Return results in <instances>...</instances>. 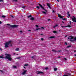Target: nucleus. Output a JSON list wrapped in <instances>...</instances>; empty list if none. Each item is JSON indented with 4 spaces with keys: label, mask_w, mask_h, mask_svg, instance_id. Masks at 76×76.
<instances>
[{
    "label": "nucleus",
    "mask_w": 76,
    "mask_h": 76,
    "mask_svg": "<svg viewBox=\"0 0 76 76\" xmlns=\"http://www.w3.org/2000/svg\"><path fill=\"white\" fill-rule=\"evenodd\" d=\"M5 55H7L5 58H4L3 56H0V58H6L7 59H8V60L10 61H12V58L10 57H11V55L9 54H5Z\"/></svg>",
    "instance_id": "obj_1"
},
{
    "label": "nucleus",
    "mask_w": 76,
    "mask_h": 76,
    "mask_svg": "<svg viewBox=\"0 0 76 76\" xmlns=\"http://www.w3.org/2000/svg\"><path fill=\"white\" fill-rule=\"evenodd\" d=\"M12 42L11 41H10L7 42L5 45V48H7V47H9V45H10V44H11L10 43Z\"/></svg>",
    "instance_id": "obj_2"
},
{
    "label": "nucleus",
    "mask_w": 76,
    "mask_h": 76,
    "mask_svg": "<svg viewBox=\"0 0 76 76\" xmlns=\"http://www.w3.org/2000/svg\"><path fill=\"white\" fill-rule=\"evenodd\" d=\"M7 25L10 26V27H11V28H16V27H18V25H13L11 26L10 24H7Z\"/></svg>",
    "instance_id": "obj_3"
},
{
    "label": "nucleus",
    "mask_w": 76,
    "mask_h": 76,
    "mask_svg": "<svg viewBox=\"0 0 76 76\" xmlns=\"http://www.w3.org/2000/svg\"><path fill=\"white\" fill-rule=\"evenodd\" d=\"M38 4L39 6L40 7H41L42 9H43V10H45V12H47V10H46L45 9H44V8L42 7V5L40 4Z\"/></svg>",
    "instance_id": "obj_4"
},
{
    "label": "nucleus",
    "mask_w": 76,
    "mask_h": 76,
    "mask_svg": "<svg viewBox=\"0 0 76 76\" xmlns=\"http://www.w3.org/2000/svg\"><path fill=\"white\" fill-rule=\"evenodd\" d=\"M74 18H72V20L73 21V22H76V17H75V16H73Z\"/></svg>",
    "instance_id": "obj_5"
},
{
    "label": "nucleus",
    "mask_w": 76,
    "mask_h": 76,
    "mask_svg": "<svg viewBox=\"0 0 76 76\" xmlns=\"http://www.w3.org/2000/svg\"><path fill=\"white\" fill-rule=\"evenodd\" d=\"M36 73H37V74L38 75H39V74H44V73L43 72H40V71H37L36 72Z\"/></svg>",
    "instance_id": "obj_6"
},
{
    "label": "nucleus",
    "mask_w": 76,
    "mask_h": 76,
    "mask_svg": "<svg viewBox=\"0 0 76 76\" xmlns=\"http://www.w3.org/2000/svg\"><path fill=\"white\" fill-rule=\"evenodd\" d=\"M74 39V38L72 36H70L69 37H68V39H69L71 40V39Z\"/></svg>",
    "instance_id": "obj_7"
},
{
    "label": "nucleus",
    "mask_w": 76,
    "mask_h": 76,
    "mask_svg": "<svg viewBox=\"0 0 76 76\" xmlns=\"http://www.w3.org/2000/svg\"><path fill=\"white\" fill-rule=\"evenodd\" d=\"M74 41H76V37H75L73 39L70 40V41L71 42H73Z\"/></svg>",
    "instance_id": "obj_8"
},
{
    "label": "nucleus",
    "mask_w": 76,
    "mask_h": 76,
    "mask_svg": "<svg viewBox=\"0 0 76 76\" xmlns=\"http://www.w3.org/2000/svg\"><path fill=\"white\" fill-rule=\"evenodd\" d=\"M57 15H58V17L60 18V19H63V18L64 17V16H62L61 15H60L59 14H57Z\"/></svg>",
    "instance_id": "obj_9"
},
{
    "label": "nucleus",
    "mask_w": 76,
    "mask_h": 76,
    "mask_svg": "<svg viewBox=\"0 0 76 76\" xmlns=\"http://www.w3.org/2000/svg\"><path fill=\"white\" fill-rule=\"evenodd\" d=\"M50 4H49L48 3H47V6H48V7L49 9H51V6L50 5Z\"/></svg>",
    "instance_id": "obj_10"
},
{
    "label": "nucleus",
    "mask_w": 76,
    "mask_h": 76,
    "mask_svg": "<svg viewBox=\"0 0 76 76\" xmlns=\"http://www.w3.org/2000/svg\"><path fill=\"white\" fill-rule=\"evenodd\" d=\"M71 74L70 73H68L67 75H65L64 76H70Z\"/></svg>",
    "instance_id": "obj_11"
},
{
    "label": "nucleus",
    "mask_w": 76,
    "mask_h": 76,
    "mask_svg": "<svg viewBox=\"0 0 76 76\" xmlns=\"http://www.w3.org/2000/svg\"><path fill=\"white\" fill-rule=\"evenodd\" d=\"M27 72V71L26 70H25L23 72L22 74L23 75H25L26 74V72Z\"/></svg>",
    "instance_id": "obj_12"
},
{
    "label": "nucleus",
    "mask_w": 76,
    "mask_h": 76,
    "mask_svg": "<svg viewBox=\"0 0 76 76\" xmlns=\"http://www.w3.org/2000/svg\"><path fill=\"white\" fill-rule=\"evenodd\" d=\"M55 36H51V37H49L48 38L51 39L52 38H55Z\"/></svg>",
    "instance_id": "obj_13"
},
{
    "label": "nucleus",
    "mask_w": 76,
    "mask_h": 76,
    "mask_svg": "<svg viewBox=\"0 0 76 76\" xmlns=\"http://www.w3.org/2000/svg\"><path fill=\"white\" fill-rule=\"evenodd\" d=\"M68 27V28H71V26L69 25H68L67 26H66V28Z\"/></svg>",
    "instance_id": "obj_14"
},
{
    "label": "nucleus",
    "mask_w": 76,
    "mask_h": 76,
    "mask_svg": "<svg viewBox=\"0 0 76 76\" xmlns=\"http://www.w3.org/2000/svg\"><path fill=\"white\" fill-rule=\"evenodd\" d=\"M53 33H54V34H57L58 33V32L57 31H53Z\"/></svg>",
    "instance_id": "obj_15"
},
{
    "label": "nucleus",
    "mask_w": 76,
    "mask_h": 76,
    "mask_svg": "<svg viewBox=\"0 0 76 76\" xmlns=\"http://www.w3.org/2000/svg\"><path fill=\"white\" fill-rule=\"evenodd\" d=\"M30 20H35V19L34 18V17H31V18Z\"/></svg>",
    "instance_id": "obj_16"
},
{
    "label": "nucleus",
    "mask_w": 76,
    "mask_h": 76,
    "mask_svg": "<svg viewBox=\"0 0 76 76\" xmlns=\"http://www.w3.org/2000/svg\"><path fill=\"white\" fill-rule=\"evenodd\" d=\"M52 50L53 51V52H55V53H56L57 52H58V51H56V50Z\"/></svg>",
    "instance_id": "obj_17"
},
{
    "label": "nucleus",
    "mask_w": 76,
    "mask_h": 76,
    "mask_svg": "<svg viewBox=\"0 0 76 76\" xmlns=\"http://www.w3.org/2000/svg\"><path fill=\"white\" fill-rule=\"evenodd\" d=\"M6 17V16L4 15H3L2 16V18H5Z\"/></svg>",
    "instance_id": "obj_18"
},
{
    "label": "nucleus",
    "mask_w": 76,
    "mask_h": 76,
    "mask_svg": "<svg viewBox=\"0 0 76 76\" xmlns=\"http://www.w3.org/2000/svg\"><path fill=\"white\" fill-rule=\"evenodd\" d=\"M54 70L55 71H57V68H54Z\"/></svg>",
    "instance_id": "obj_19"
},
{
    "label": "nucleus",
    "mask_w": 76,
    "mask_h": 76,
    "mask_svg": "<svg viewBox=\"0 0 76 76\" xmlns=\"http://www.w3.org/2000/svg\"><path fill=\"white\" fill-rule=\"evenodd\" d=\"M58 26V25L56 24L55 26H53V28H55L56 27V26Z\"/></svg>",
    "instance_id": "obj_20"
},
{
    "label": "nucleus",
    "mask_w": 76,
    "mask_h": 76,
    "mask_svg": "<svg viewBox=\"0 0 76 76\" xmlns=\"http://www.w3.org/2000/svg\"><path fill=\"white\" fill-rule=\"evenodd\" d=\"M72 47L71 45H69L66 47V48H70Z\"/></svg>",
    "instance_id": "obj_21"
},
{
    "label": "nucleus",
    "mask_w": 76,
    "mask_h": 76,
    "mask_svg": "<svg viewBox=\"0 0 76 76\" xmlns=\"http://www.w3.org/2000/svg\"><path fill=\"white\" fill-rule=\"evenodd\" d=\"M32 16L31 15H29L28 16V18H31V17H32Z\"/></svg>",
    "instance_id": "obj_22"
},
{
    "label": "nucleus",
    "mask_w": 76,
    "mask_h": 76,
    "mask_svg": "<svg viewBox=\"0 0 76 76\" xmlns=\"http://www.w3.org/2000/svg\"><path fill=\"white\" fill-rule=\"evenodd\" d=\"M19 48H17L15 49V51H19Z\"/></svg>",
    "instance_id": "obj_23"
},
{
    "label": "nucleus",
    "mask_w": 76,
    "mask_h": 76,
    "mask_svg": "<svg viewBox=\"0 0 76 76\" xmlns=\"http://www.w3.org/2000/svg\"><path fill=\"white\" fill-rule=\"evenodd\" d=\"M28 66V64H25L24 65V66Z\"/></svg>",
    "instance_id": "obj_24"
},
{
    "label": "nucleus",
    "mask_w": 76,
    "mask_h": 76,
    "mask_svg": "<svg viewBox=\"0 0 76 76\" xmlns=\"http://www.w3.org/2000/svg\"><path fill=\"white\" fill-rule=\"evenodd\" d=\"M13 68H15V69H16V68H17V67L15 66H13Z\"/></svg>",
    "instance_id": "obj_25"
},
{
    "label": "nucleus",
    "mask_w": 76,
    "mask_h": 76,
    "mask_svg": "<svg viewBox=\"0 0 76 76\" xmlns=\"http://www.w3.org/2000/svg\"><path fill=\"white\" fill-rule=\"evenodd\" d=\"M39 29H42L40 28H36V31H37V30H39Z\"/></svg>",
    "instance_id": "obj_26"
},
{
    "label": "nucleus",
    "mask_w": 76,
    "mask_h": 76,
    "mask_svg": "<svg viewBox=\"0 0 76 76\" xmlns=\"http://www.w3.org/2000/svg\"><path fill=\"white\" fill-rule=\"evenodd\" d=\"M36 8H37V9H39V7L38 6H37L36 7Z\"/></svg>",
    "instance_id": "obj_27"
},
{
    "label": "nucleus",
    "mask_w": 76,
    "mask_h": 76,
    "mask_svg": "<svg viewBox=\"0 0 76 76\" xmlns=\"http://www.w3.org/2000/svg\"><path fill=\"white\" fill-rule=\"evenodd\" d=\"M61 50H58V52H61Z\"/></svg>",
    "instance_id": "obj_28"
},
{
    "label": "nucleus",
    "mask_w": 76,
    "mask_h": 76,
    "mask_svg": "<svg viewBox=\"0 0 76 76\" xmlns=\"http://www.w3.org/2000/svg\"><path fill=\"white\" fill-rule=\"evenodd\" d=\"M42 13H44V14H46V12L44 11H42Z\"/></svg>",
    "instance_id": "obj_29"
},
{
    "label": "nucleus",
    "mask_w": 76,
    "mask_h": 76,
    "mask_svg": "<svg viewBox=\"0 0 76 76\" xmlns=\"http://www.w3.org/2000/svg\"><path fill=\"white\" fill-rule=\"evenodd\" d=\"M62 28H66V26H61Z\"/></svg>",
    "instance_id": "obj_30"
},
{
    "label": "nucleus",
    "mask_w": 76,
    "mask_h": 76,
    "mask_svg": "<svg viewBox=\"0 0 76 76\" xmlns=\"http://www.w3.org/2000/svg\"><path fill=\"white\" fill-rule=\"evenodd\" d=\"M35 26H36V27H37V28H38V26H38V25H36Z\"/></svg>",
    "instance_id": "obj_31"
},
{
    "label": "nucleus",
    "mask_w": 76,
    "mask_h": 76,
    "mask_svg": "<svg viewBox=\"0 0 76 76\" xmlns=\"http://www.w3.org/2000/svg\"><path fill=\"white\" fill-rule=\"evenodd\" d=\"M52 10H53V12H52V13H55V11H54V10L53 9Z\"/></svg>",
    "instance_id": "obj_32"
},
{
    "label": "nucleus",
    "mask_w": 76,
    "mask_h": 76,
    "mask_svg": "<svg viewBox=\"0 0 76 76\" xmlns=\"http://www.w3.org/2000/svg\"><path fill=\"white\" fill-rule=\"evenodd\" d=\"M27 2L28 4H29V1L28 0L27 1Z\"/></svg>",
    "instance_id": "obj_33"
},
{
    "label": "nucleus",
    "mask_w": 76,
    "mask_h": 76,
    "mask_svg": "<svg viewBox=\"0 0 76 76\" xmlns=\"http://www.w3.org/2000/svg\"><path fill=\"white\" fill-rule=\"evenodd\" d=\"M20 58V57H18L17 58V59H19Z\"/></svg>",
    "instance_id": "obj_34"
},
{
    "label": "nucleus",
    "mask_w": 76,
    "mask_h": 76,
    "mask_svg": "<svg viewBox=\"0 0 76 76\" xmlns=\"http://www.w3.org/2000/svg\"><path fill=\"white\" fill-rule=\"evenodd\" d=\"M34 56H32V57H31V58H34Z\"/></svg>",
    "instance_id": "obj_35"
},
{
    "label": "nucleus",
    "mask_w": 76,
    "mask_h": 76,
    "mask_svg": "<svg viewBox=\"0 0 76 76\" xmlns=\"http://www.w3.org/2000/svg\"><path fill=\"white\" fill-rule=\"evenodd\" d=\"M63 20H66V18H63Z\"/></svg>",
    "instance_id": "obj_36"
},
{
    "label": "nucleus",
    "mask_w": 76,
    "mask_h": 76,
    "mask_svg": "<svg viewBox=\"0 0 76 76\" xmlns=\"http://www.w3.org/2000/svg\"><path fill=\"white\" fill-rule=\"evenodd\" d=\"M65 45H67V42H65Z\"/></svg>",
    "instance_id": "obj_37"
},
{
    "label": "nucleus",
    "mask_w": 76,
    "mask_h": 76,
    "mask_svg": "<svg viewBox=\"0 0 76 76\" xmlns=\"http://www.w3.org/2000/svg\"><path fill=\"white\" fill-rule=\"evenodd\" d=\"M14 1H18V0H13Z\"/></svg>",
    "instance_id": "obj_38"
},
{
    "label": "nucleus",
    "mask_w": 76,
    "mask_h": 76,
    "mask_svg": "<svg viewBox=\"0 0 76 76\" xmlns=\"http://www.w3.org/2000/svg\"><path fill=\"white\" fill-rule=\"evenodd\" d=\"M41 40L42 41H43V40H44V39H43V38H42L41 39Z\"/></svg>",
    "instance_id": "obj_39"
},
{
    "label": "nucleus",
    "mask_w": 76,
    "mask_h": 76,
    "mask_svg": "<svg viewBox=\"0 0 76 76\" xmlns=\"http://www.w3.org/2000/svg\"><path fill=\"white\" fill-rule=\"evenodd\" d=\"M25 7L23 6L22 7V8H23V9H25Z\"/></svg>",
    "instance_id": "obj_40"
},
{
    "label": "nucleus",
    "mask_w": 76,
    "mask_h": 76,
    "mask_svg": "<svg viewBox=\"0 0 76 76\" xmlns=\"http://www.w3.org/2000/svg\"><path fill=\"white\" fill-rule=\"evenodd\" d=\"M48 67H46L45 68V70H47V69H48Z\"/></svg>",
    "instance_id": "obj_41"
},
{
    "label": "nucleus",
    "mask_w": 76,
    "mask_h": 76,
    "mask_svg": "<svg viewBox=\"0 0 76 76\" xmlns=\"http://www.w3.org/2000/svg\"><path fill=\"white\" fill-rule=\"evenodd\" d=\"M64 60H67V58H64Z\"/></svg>",
    "instance_id": "obj_42"
},
{
    "label": "nucleus",
    "mask_w": 76,
    "mask_h": 76,
    "mask_svg": "<svg viewBox=\"0 0 76 76\" xmlns=\"http://www.w3.org/2000/svg\"><path fill=\"white\" fill-rule=\"evenodd\" d=\"M71 22H72L71 21H69V23H70V25H71Z\"/></svg>",
    "instance_id": "obj_43"
},
{
    "label": "nucleus",
    "mask_w": 76,
    "mask_h": 76,
    "mask_svg": "<svg viewBox=\"0 0 76 76\" xmlns=\"http://www.w3.org/2000/svg\"><path fill=\"white\" fill-rule=\"evenodd\" d=\"M50 20H51V19H48V21H50Z\"/></svg>",
    "instance_id": "obj_44"
},
{
    "label": "nucleus",
    "mask_w": 76,
    "mask_h": 76,
    "mask_svg": "<svg viewBox=\"0 0 76 76\" xmlns=\"http://www.w3.org/2000/svg\"><path fill=\"white\" fill-rule=\"evenodd\" d=\"M0 1H3V0H0Z\"/></svg>",
    "instance_id": "obj_45"
},
{
    "label": "nucleus",
    "mask_w": 76,
    "mask_h": 76,
    "mask_svg": "<svg viewBox=\"0 0 76 76\" xmlns=\"http://www.w3.org/2000/svg\"><path fill=\"white\" fill-rule=\"evenodd\" d=\"M41 28H42L43 29H44V27H41Z\"/></svg>",
    "instance_id": "obj_46"
},
{
    "label": "nucleus",
    "mask_w": 76,
    "mask_h": 76,
    "mask_svg": "<svg viewBox=\"0 0 76 76\" xmlns=\"http://www.w3.org/2000/svg\"><path fill=\"white\" fill-rule=\"evenodd\" d=\"M0 72H3V71L2 70H0Z\"/></svg>",
    "instance_id": "obj_47"
},
{
    "label": "nucleus",
    "mask_w": 76,
    "mask_h": 76,
    "mask_svg": "<svg viewBox=\"0 0 76 76\" xmlns=\"http://www.w3.org/2000/svg\"><path fill=\"white\" fill-rule=\"evenodd\" d=\"M68 15L69 16H70V15L69 14H68Z\"/></svg>",
    "instance_id": "obj_48"
},
{
    "label": "nucleus",
    "mask_w": 76,
    "mask_h": 76,
    "mask_svg": "<svg viewBox=\"0 0 76 76\" xmlns=\"http://www.w3.org/2000/svg\"><path fill=\"white\" fill-rule=\"evenodd\" d=\"M58 1V2H59V0H56Z\"/></svg>",
    "instance_id": "obj_49"
},
{
    "label": "nucleus",
    "mask_w": 76,
    "mask_h": 76,
    "mask_svg": "<svg viewBox=\"0 0 76 76\" xmlns=\"http://www.w3.org/2000/svg\"><path fill=\"white\" fill-rule=\"evenodd\" d=\"M2 23L1 21H0V24H1V23Z\"/></svg>",
    "instance_id": "obj_50"
},
{
    "label": "nucleus",
    "mask_w": 76,
    "mask_h": 76,
    "mask_svg": "<svg viewBox=\"0 0 76 76\" xmlns=\"http://www.w3.org/2000/svg\"><path fill=\"white\" fill-rule=\"evenodd\" d=\"M74 56H75V57H76V54H74Z\"/></svg>",
    "instance_id": "obj_51"
},
{
    "label": "nucleus",
    "mask_w": 76,
    "mask_h": 76,
    "mask_svg": "<svg viewBox=\"0 0 76 76\" xmlns=\"http://www.w3.org/2000/svg\"><path fill=\"white\" fill-rule=\"evenodd\" d=\"M20 33L22 32V31H20Z\"/></svg>",
    "instance_id": "obj_52"
},
{
    "label": "nucleus",
    "mask_w": 76,
    "mask_h": 76,
    "mask_svg": "<svg viewBox=\"0 0 76 76\" xmlns=\"http://www.w3.org/2000/svg\"><path fill=\"white\" fill-rule=\"evenodd\" d=\"M67 13H68V14H69V12H68H68H67Z\"/></svg>",
    "instance_id": "obj_53"
},
{
    "label": "nucleus",
    "mask_w": 76,
    "mask_h": 76,
    "mask_svg": "<svg viewBox=\"0 0 76 76\" xmlns=\"http://www.w3.org/2000/svg\"><path fill=\"white\" fill-rule=\"evenodd\" d=\"M58 58H60V56H58Z\"/></svg>",
    "instance_id": "obj_54"
},
{
    "label": "nucleus",
    "mask_w": 76,
    "mask_h": 76,
    "mask_svg": "<svg viewBox=\"0 0 76 76\" xmlns=\"http://www.w3.org/2000/svg\"><path fill=\"white\" fill-rule=\"evenodd\" d=\"M40 35H43V34H40Z\"/></svg>",
    "instance_id": "obj_55"
},
{
    "label": "nucleus",
    "mask_w": 76,
    "mask_h": 76,
    "mask_svg": "<svg viewBox=\"0 0 76 76\" xmlns=\"http://www.w3.org/2000/svg\"><path fill=\"white\" fill-rule=\"evenodd\" d=\"M62 23H64V22L63 21H62Z\"/></svg>",
    "instance_id": "obj_56"
},
{
    "label": "nucleus",
    "mask_w": 76,
    "mask_h": 76,
    "mask_svg": "<svg viewBox=\"0 0 76 76\" xmlns=\"http://www.w3.org/2000/svg\"><path fill=\"white\" fill-rule=\"evenodd\" d=\"M67 37V36L66 35V36H65V37Z\"/></svg>",
    "instance_id": "obj_57"
},
{
    "label": "nucleus",
    "mask_w": 76,
    "mask_h": 76,
    "mask_svg": "<svg viewBox=\"0 0 76 76\" xmlns=\"http://www.w3.org/2000/svg\"><path fill=\"white\" fill-rule=\"evenodd\" d=\"M74 51V52H76V50H75Z\"/></svg>",
    "instance_id": "obj_58"
},
{
    "label": "nucleus",
    "mask_w": 76,
    "mask_h": 76,
    "mask_svg": "<svg viewBox=\"0 0 76 76\" xmlns=\"http://www.w3.org/2000/svg\"><path fill=\"white\" fill-rule=\"evenodd\" d=\"M23 68H24V69H25V66H23Z\"/></svg>",
    "instance_id": "obj_59"
},
{
    "label": "nucleus",
    "mask_w": 76,
    "mask_h": 76,
    "mask_svg": "<svg viewBox=\"0 0 76 76\" xmlns=\"http://www.w3.org/2000/svg\"><path fill=\"white\" fill-rule=\"evenodd\" d=\"M13 54L14 55H15V53H13Z\"/></svg>",
    "instance_id": "obj_60"
},
{
    "label": "nucleus",
    "mask_w": 76,
    "mask_h": 76,
    "mask_svg": "<svg viewBox=\"0 0 76 76\" xmlns=\"http://www.w3.org/2000/svg\"><path fill=\"white\" fill-rule=\"evenodd\" d=\"M28 31H31V30H28Z\"/></svg>",
    "instance_id": "obj_61"
},
{
    "label": "nucleus",
    "mask_w": 76,
    "mask_h": 76,
    "mask_svg": "<svg viewBox=\"0 0 76 76\" xmlns=\"http://www.w3.org/2000/svg\"><path fill=\"white\" fill-rule=\"evenodd\" d=\"M16 55H17V56H18V54H16Z\"/></svg>",
    "instance_id": "obj_62"
},
{
    "label": "nucleus",
    "mask_w": 76,
    "mask_h": 76,
    "mask_svg": "<svg viewBox=\"0 0 76 76\" xmlns=\"http://www.w3.org/2000/svg\"><path fill=\"white\" fill-rule=\"evenodd\" d=\"M12 18H13V16H12Z\"/></svg>",
    "instance_id": "obj_63"
},
{
    "label": "nucleus",
    "mask_w": 76,
    "mask_h": 76,
    "mask_svg": "<svg viewBox=\"0 0 76 76\" xmlns=\"http://www.w3.org/2000/svg\"><path fill=\"white\" fill-rule=\"evenodd\" d=\"M66 51H68V50H66Z\"/></svg>",
    "instance_id": "obj_64"
}]
</instances>
